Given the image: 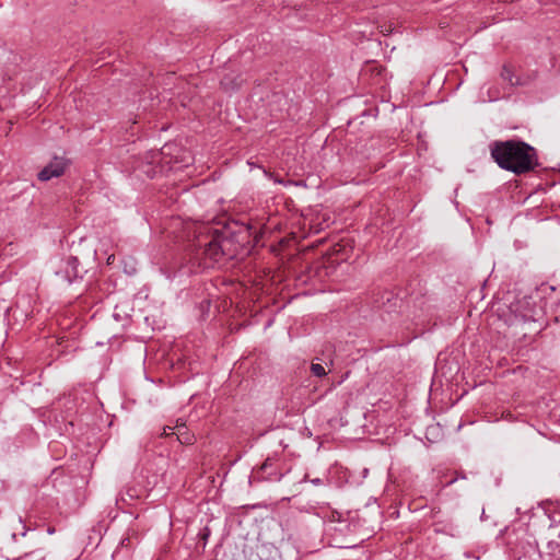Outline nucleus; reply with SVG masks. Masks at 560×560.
I'll use <instances>...</instances> for the list:
<instances>
[{
	"instance_id": "obj_8",
	"label": "nucleus",
	"mask_w": 560,
	"mask_h": 560,
	"mask_svg": "<svg viewBox=\"0 0 560 560\" xmlns=\"http://www.w3.org/2000/svg\"><path fill=\"white\" fill-rule=\"evenodd\" d=\"M311 482L314 486H320L323 483V480L320 478H315V479H312Z\"/></svg>"
},
{
	"instance_id": "obj_7",
	"label": "nucleus",
	"mask_w": 560,
	"mask_h": 560,
	"mask_svg": "<svg viewBox=\"0 0 560 560\" xmlns=\"http://www.w3.org/2000/svg\"><path fill=\"white\" fill-rule=\"evenodd\" d=\"M164 435L173 434V428L172 427H165L163 430Z\"/></svg>"
},
{
	"instance_id": "obj_9",
	"label": "nucleus",
	"mask_w": 560,
	"mask_h": 560,
	"mask_svg": "<svg viewBox=\"0 0 560 560\" xmlns=\"http://www.w3.org/2000/svg\"><path fill=\"white\" fill-rule=\"evenodd\" d=\"M221 84H222L225 89H228V88H229V84H230V83H229V78H228V77H224V78L222 79V81H221Z\"/></svg>"
},
{
	"instance_id": "obj_2",
	"label": "nucleus",
	"mask_w": 560,
	"mask_h": 560,
	"mask_svg": "<svg viewBox=\"0 0 560 560\" xmlns=\"http://www.w3.org/2000/svg\"><path fill=\"white\" fill-rule=\"evenodd\" d=\"M192 233L196 238L194 247L197 256L202 254L213 261H219L222 257L232 258L234 256L230 248L232 242L224 232L208 223H197L194 224Z\"/></svg>"
},
{
	"instance_id": "obj_11",
	"label": "nucleus",
	"mask_w": 560,
	"mask_h": 560,
	"mask_svg": "<svg viewBox=\"0 0 560 560\" xmlns=\"http://www.w3.org/2000/svg\"><path fill=\"white\" fill-rule=\"evenodd\" d=\"M129 495H130V498L138 497V494H132V493H130Z\"/></svg>"
},
{
	"instance_id": "obj_1",
	"label": "nucleus",
	"mask_w": 560,
	"mask_h": 560,
	"mask_svg": "<svg viewBox=\"0 0 560 560\" xmlns=\"http://www.w3.org/2000/svg\"><path fill=\"white\" fill-rule=\"evenodd\" d=\"M491 156L501 168L515 174L529 172L536 164L535 149L521 141L494 142Z\"/></svg>"
},
{
	"instance_id": "obj_3",
	"label": "nucleus",
	"mask_w": 560,
	"mask_h": 560,
	"mask_svg": "<svg viewBox=\"0 0 560 560\" xmlns=\"http://www.w3.org/2000/svg\"><path fill=\"white\" fill-rule=\"evenodd\" d=\"M69 166V160L65 156H54L52 160L38 173V179L47 182L63 175Z\"/></svg>"
},
{
	"instance_id": "obj_5",
	"label": "nucleus",
	"mask_w": 560,
	"mask_h": 560,
	"mask_svg": "<svg viewBox=\"0 0 560 560\" xmlns=\"http://www.w3.org/2000/svg\"><path fill=\"white\" fill-rule=\"evenodd\" d=\"M501 77L504 81L509 82V84L512 86L522 84L520 78L514 75L513 70L510 66H504L502 68Z\"/></svg>"
},
{
	"instance_id": "obj_4",
	"label": "nucleus",
	"mask_w": 560,
	"mask_h": 560,
	"mask_svg": "<svg viewBox=\"0 0 560 560\" xmlns=\"http://www.w3.org/2000/svg\"><path fill=\"white\" fill-rule=\"evenodd\" d=\"M66 264H67V268L65 270V278L69 282H72L73 279L79 277V270H78L79 260H78V258L71 256V257L67 258Z\"/></svg>"
},
{
	"instance_id": "obj_10",
	"label": "nucleus",
	"mask_w": 560,
	"mask_h": 560,
	"mask_svg": "<svg viewBox=\"0 0 560 560\" xmlns=\"http://www.w3.org/2000/svg\"><path fill=\"white\" fill-rule=\"evenodd\" d=\"M456 480H457V478H453L446 485L450 486V485L454 483Z\"/></svg>"
},
{
	"instance_id": "obj_6",
	"label": "nucleus",
	"mask_w": 560,
	"mask_h": 560,
	"mask_svg": "<svg viewBox=\"0 0 560 560\" xmlns=\"http://www.w3.org/2000/svg\"><path fill=\"white\" fill-rule=\"evenodd\" d=\"M311 372L313 375L317 376V377H323L326 375V370L325 368L319 364V363H312L311 364Z\"/></svg>"
}]
</instances>
